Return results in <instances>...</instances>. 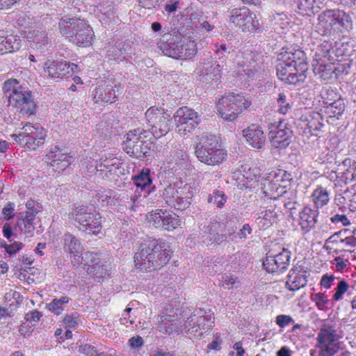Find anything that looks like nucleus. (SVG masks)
<instances>
[{
	"mask_svg": "<svg viewBox=\"0 0 356 356\" xmlns=\"http://www.w3.org/2000/svg\"><path fill=\"white\" fill-rule=\"evenodd\" d=\"M305 53L293 47L282 48L277 57V75L289 84L303 82L308 70Z\"/></svg>",
	"mask_w": 356,
	"mask_h": 356,
	"instance_id": "obj_1",
	"label": "nucleus"
},
{
	"mask_svg": "<svg viewBox=\"0 0 356 356\" xmlns=\"http://www.w3.org/2000/svg\"><path fill=\"white\" fill-rule=\"evenodd\" d=\"M169 252V247L165 242L148 238L141 244L140 250L135 254V266L143 271L161 268L170 260Z\"/></svg>",
	"mask_w": 356,
	"mask_h": 356,
	"instance_id": "obj_2",
	"label": "nucleus"
},
{
	"mask_svg": "<svg viewBox=\"0 0 356 356\" xmlns=\"http://www.w3.org/2000/svg\"><path fill=\"white\" fill-rule=\"evenodd\" d=\"M3 90L9 105L15 108L21 115L29 116L35 113L36 104L31 92L19 85L16 79L6 81Z\"/></svg>",
	"mask_w": 356,
	"mask_h": 356,
	"instance_id": "obj_3",
	"label": "nucleus"
},
{
	"mask_svg": "<svg viewBox=\"0 0 356 356\" xmlns=\"http://www.w3.org/2000/svg\"><path fill=\"white\" fill-rule=\"evenodd\" d=\"M58 28L62 35L79 47H86L92 44L93 31L83 19L65 17L60 19Z\"/></svg>",
	"mask_w": 356,
	"mask_h": 356,
	"instance_id": "obj_4",
	"label": "nucleus"
},
{
	"mask_svg": "<svg viewBox=\"0 0 356 356\" xmlns=\"http://www.w3.org/2000/svg\"><path fill=\"white\" fill-rule=\"evenodd\" d=\"M251 105L248 94L243 92H227L219 100L216 105L217 111L226 121H234Z\"/></svg>",
	"mask_w": 356,
	"mask_h": 356,
	"instance_id": "obj_5",
	"label": "nucleus"
},
{
	"mask_svg": "<svg viewBox=\"0 0 356 356\" xmlns=\"http://www.w3.org/2000/svg\"><path fill=\"white\" fill-rule=\"evenodd\" d=\"M195 193L193 184L175 183L164 188L161 195L167 205L177 210H185L191 205Z\"/></svg>",
	"mask_w": 356,
	"mask_h": 356,
	"instance_id": "obj_6",
	"label": "nucleus"
},
{
	"mask_svg": "<svg viewBox=\"0 0 356 356\" xmlns=\"http://www.w3.org/2000/svg\"><path fill=\"white\" fill-rule=\"evenodd\" d=\"M69 218L80 229L94 235H99L102 229V216L92 207L81 205L73 209Z\"/></svg>",
	"mask_w": 356,
	"mask_h": 356,
	"instance_id": "obj_7",
	"label": "nucleus"
},
{
	"mask_svg": "<svg viewBox=\"0 0 356 356\" xmlns=\"http://www.w3.org/2000/svg\"><path fill=\"white\" fill-rule=\"evenodd\" d=\"M197 159L208 165H220L227 158V151L214 136L207 137L204 142H200L195 147Z\"/></svg>",
	"mask_w": 356,
	"mask_h": 356,
	"instance_id": "obj_8",
	"label": "nucleus"
},
{
	"mask_svg": "<svg viewBox=\"0 0 356 356\" xmlns=\"http://www.w3.org/2000/svg\"><path fill=\"white\" fill-rule=\"evenodd\" d=\"M45 136L44 131L42 127H35L30 123L16 129L15 133L11 135V138L16 143L32 150L36 149L44 144Z\"/></svg>",
	"mask_w": 356,
	"mask_h": 356,
	"instance_id": "obj_9",
	"label": "nucleus"
},
{
	"mask_svg": "<svg viewBox=\"0 0 356 356\" xmlns=\"http://www.w3.org/2000/svg\"><path fill=\"white\" fill-rule=\"evenodd\" d=\"M213 314L210 309H196L183 323V330L186 333L195 337H201L203 330L213 327Z\"/></svg>",
	"mask_w": 356,
	"mask_h": 356,
	"instance_id": "obj_10",
	"label": "nucleus"
},
{
	"mask_svg": "<svg viewBox=\"0 0 356 356\" xmlns=\"http://www.w3.org/2000/svg\"><path fill=\"white\" fill-rule=\"evenodd\" d=\"M147 124L155 138L166 135L170 130V114L163 109L150 107L145 113Z\"/></svg>",
	"mask_w": 356,
	"mask_h": 356,
	"instance_id": "obj_11",
	"label": "nucleus"
},
{
	"mask_svg": "<svg viewBox=\"0 0 356 356\" xmlns=\"http://www.w3.org/2000/svg\"><path fill=\"white\" fill-rule=\"evenodd\" d=\"M176 131L181 136L191 133L200 123V115L187 106L179 108L174 115Z\"/></svg>",
	"mask_w": 356,
	"mask_h": 356,
	"instance_id": "obj_12",
	"label": "nucleus"
},
{
	"mask_svg": "<svg viewBox=\"0 0 356 356\" xmlns=\"http://www.w3.org/2000/svg\"><path fill=\"white\" fill-rule=\"evenodd\" d=\"M149 225L156 228L172 231L181 225V219L175 213L165 209H156L147 215Z\"/></svg>",
	"mask_w": 356,
	"mask_h": 356,
	"instance_id": "obj_13",
	"label": "nucleus"
},
{
	"mask_svg": "<svg viewBox=\"0 0 356 356\" xmlns=\"http://www.w3.org/2000/svg\"><path fill=\"white\" fill-rule=\"evenodd\" d=\"M229 19L235 27H238L243 32H252L259 29V23L256 15L246 7L233 9Z\"/></svg>",
	"mask_w": 356,
	"mask_h": 356,
	"instance_id": "obj_14",
	"label": "nucleus"
},
{
	"mask_svg": "<svg viewBox=\"0 0 356 356\" xmlns=\"http://www.w3.org/2000/svg\"><path fill=\"white\" fill-rule=\"evenodd\" d=\"M317 341L321 356H334L339 350L336 331L330 326L325 325L319 330Z\"/></svg>",
	"mask_w": 356,
	"mask_h": 356,
	"instance_id": "obj_15",
	"label": "nucleus"
},
{
	"mask_svg": "<svg viewBox=\"0 0 356 356\" xmlns=\"http://www.w3.org/2000/svg\"><path fill=\"white\" fill-rule=\"evenodd\" d=\"M290 259L291 252L283 248L281 252L275 255L268 252L263 261V266L268 273L279 275L287 269Z\"/></svg>",
	"mask_w": 356,
	"mask_h": 356,
	"instance_id": "obj_16",
	"label": "nucleus"
},
{
	"mask_svg": "<svg viewBox=\"0 0 356 356\" xmlns=\"http://www.w3.org/2000/svg\"><path fill=\"white\" fill-rule=\"evenodd\" d=\"M174 308H165L163 314L157 317L158 327L161 332L167 334L184 332L183 323L175 318Z\"/></svg>",
	"mask_w": 356,
	"mask_h": 356,
	"instance_id": "obj_17",
	"label": "nucleus"
},
{
	"mask_svg": "<svg viewBox=\"0 0 356 356\" xmlns=\"http://www.w3.org/2000/svg\"><path fill=\"white\" fill-rule=\"evenodd\" d=\"M78 65L63 60H48L44 63V73L52 79H63L70 73L76 72Z\"/></svg>",
	"mask_w": 356,
	"mask_h": 356,
	"instance_id": "obj_18",
	"label": "nucleus"
},
{
	"mask_svg": "<svg viewBox=\"0 0 356 356\" xmlns=\"http://www.w3.org/2000/svg\"><path fill=\"white\" fill-rule=\"evenodd\" d=\"M147 131L136 129L130 131L126 135L124 149L127 154L136 158H141V145H143L144 138L147 137Z\"/></svg>",
	"mask_w": 356,
	"mask_h": 356,
	"instance_id": "obj_19",
	"label": "nucleus"
},
{
	"mask_svg": "<svg viewBox=\"0 0 356 356\" xmlns=\"http://www.w3.org/2000/svg\"><path fill=\"white\" fill-rule=\"evenodd\" d=\"M292 131L286 123L281 121L275 130L269 132L271 145L275 148H285L291 141Z\"/></svg>",
	"mask_w": 356,
	"mask_h": 356,
	"instance_id": "obj_20",
	"label": "nucleus"
},
{
	"mask_svg": "<svg viewBox=\"0 0 356 356\" xmlns=\"http://www.w3.org/2000/svg\"><path fill=\"white\" fill-rule=\"evenodd\" d=\"M222 67L217 61L204 62L200 69L201 81L207 84L218 85L220 82Z\"/></svg>",
	"mask_w": 356,
	"mask_h": 356,
	"instance_id": "obj_21",
	"label": "nucleus"
},
{
	"mask_svg": "<svg viewBox=\"0 0 356 356\" xmlns=\"http://www.w3.org/2000/svg\"><path fill=\"white\" fill-rule=\"evenodd\" d=\"M50 167L54 172H60L67 169L74 161V158L56 147L47 154Z\"/></svg>",
	"mask_w": 356,
	"mask_h": 356,
	"instance_id": "obj_22",
	"label": "nucleus"
},
{
	"mask_svg": "<svg viewBox=\"0 0 356 356\" xmlns=\"http://www.w3.org/2000/svg\"><path fill=\"white\" fill-rule=\"evenodd\" d=\"M27 38L30 47L40 54H44L51 47L47 33L42 29H35L30 31Z\"/></svg>",
	"mask_w": 356,
	"mask_h": 356,
	"instance_id": "obj_23",
	"label": "nucleus"
},
{
	"mask_svg": "<svg viewBox=\"0 0 356 356\" xmlns=\"http://www.w3.org/2000/svg\"><path fill=\"white\" fill-rule=\"evenodd\" d=\"M318 210L306 206L299 213V225L303 234L309 233L316 227L318 217Z\"/></svg>",
	"mask_w": 356,
	"mask_h": 356,
	"instance_id": "obj_24",
	"label": "nucleus"
},
{
	"mask_svg": "<svg viewBox=\"0 0 356 356\" xmlns=\"http://www.w3.org/2000/svg\"><path fill=\"white\" fill-rule=\"evenodd\" d=\"M313 72L318 79L321 80H328L332 79L333 73L337 75L339 72H343L339 67L334 66L332 62L326 63V60L321 61L320 58L312 60Z\"/></svg>",
	"mask_w": 356,
	"mask_h": 356,
	"instance_id": "obj_25",
	"label": "nucleus"
},
{
	"mask_svg": "<svg viewBox=\"0 0 356 356\" xmlns=\"http://www.w3.org/2000/svg\"><path fill=\"white\" fill-rule=\"evenodd\" d=\"M317 24L315 25V31L323 36H332L336 33L333 20L330 9L323 11L318 15Z\"/></svg>",
	"mask_w": 356,
	"mask_h": 356,
	"instance_id": "obj_26",
	"label": "nucleus"
},
{
	"mask_svg": "<svg viewBox=\"0 0 356 356\" xmlns=\"http://www.w3.org/2000/svg\"><path fill=\"white\" fill-rule=\"evenodd\" d=\"M247 142L254 148L261 149L265 144V136L261 127L252 124L243 131Z\"/></svg>",
	"mask_w": 356,
	"mask_h": 356,
	"instance_id": "obj_27",
	"label": "nucleus"
},
{
	"mask_svg": "<svg viewBox=\"0 0 356 356\" xmlns=\"http://www.w3.org/2000/svg\"><path fill=\"white\" fill-rule=\"evenodd\" d=\"M157 45L164 55L176 59L179 58V44L175 42L171 33H164L158 42Z\"/></svg>",
	"mask_w": 356,
	"mask_h": 356,
	"instance_id": "obj_28",
	"label": "nucleus"
},
{
	"mask_svg": "<svg viewBox=\"0 0 356 356\" xmlns=\"http://www.w3.org/2000/svg\"><path fill=\"white\" fill-rule=\"evenodd\" d=\"M285 193H287L286 186H282L275 179H270L268 175L264 183L265 196L269 199L277 200L282 196L285 198Z\"/></svg>",
	"mask_w": 356,
	"mask_h": 356,
	"instance_id": "obj_29",
	"label": "nucleus"
},
{
	"mask_svg": "<svg viewBox=\"0 0 356 356\" xmlns=\"http://www.w3.org/2000/svg\"><path fill=\"white\" fill-rule=\"evenodd\" d=\"M21 47L20 38L14 35H5L3 30H0V54L3 55L17 51Z\"/></svg>",
	"mask_w": 356,
	"mask_h": 356,
	"instance_id": "obj_30",
	"label": "nucleus"
},
{
	"mask_svg": "<svg viewBox=\"0 0 356 356\" xmlns=\"http://www.w3.org/2000/svg\"><path fill=\"white\" fill-rule=\"evenodd\" d=\"M330 10L337 34L342 32L343 29L348 30L351 27L352 20L348 14L339 9Z\"/></svg>",
	"mask_w": 356,
	"mask_h": 356,
	"instance_id": "obj_31",
	"label": "nucleus"
},
{
	"mask_svg": "<svg viewBox=\"0 0 356 356\" xmlns=\"http://www.w3.org/2000/svg\"><path fill=\"white\" fill-rule=\"evenodd\" d=\"M255 223L259 229L265 230L278 222V215L273 209H266L257 213Z\"/></svg>",
	"mask_w": 356,
	"mask_h": 356,
	"instance_id": "obj_32",
	"label": "nucleus"
},
{
	"mask_svg": "<svg viewBox=\"0 0 356 356\" xmlns=\"http://www.w3.org/2000/svg\"><path fill=\"white\" fill-rule=\"evenodd\" d=\"M35 218L31 213H19L16 226L26 236H32L35 229Z\"/></svg>",
	"mask_w": 356,
	"mask_h": 356,
	"instance_id": "obj_33",
	"label": "nucleus"
},
{
	"mask_svg": "<svg viewBox=\"0 0 356 356\" xmlns=\"http://www.w3.org/2000/svg\"><path fill=\"white\" fill-rule=\"evenodd\" d=\"M87 273L95 277L98 282L108 275L106 266L102 264L97 254H95V257L92 255V257L90 258L87 268Z\"/></svg>",
	"mask_w": 356,
	"mask_h": 356,
	"instance_id": "obj_34",
	"label": "nucleus"
},
{
	"mask_svg": "<svg viewBox=\"0 0 356 356\" xmlns=\"http://www.w3.org/2000/svg\"><path fill=\"white\" fill-rule=\"evenodd\" d=\"M296 271L297 269H291L286 282V288L291 291L299 290L307 283V276L304 273Z\"/></svg>",
	"mask_w": 356,
	"mask_h": 356,
	"instance_id": "obj_35",
	"label": "nucleus"
},
{
	"mask_svg": "<svg viewBox=\"0 0 356 356\" xmlns=\"http://www.w3.org/2000/svg\"><path fill=\"white\" fill-rule=\"evenodd\" d=\"M64 250L70 254L78 255L83 252V246L80 241L74 234L67 232L63 236Z\"/></svg>",
	"mask_w": 356,
	"mask_h": 356,
	"instance_id": "obj_36",
	"label": "nucleus"
},
{
	"mask_svg": "<svg viewBox=\"0 0 356 356\" xmlns=\"http://www.w3.org/2000/svg\"><path fill=\"white\" fill-rule=\"evenodd\" d=\"M134 183L137 189H140L141 192H144L143 197L145 198L147 194L152 191V179L149 177V170H143L134 178Z\"/></svg>",
	"mask_w": 356,
	"mask_h": 356,
	"instance_id": "obj_37",
	"label": "nucleus"
},
{
	"mask_svg": "<svg viewBox=\"0 0 356 356\" xmlns=\"http://www.w3.org/2000/svg\"><path fill=\"white\" fill-rule=\"evenodd\" d=\"M316 209L322 208L327 205L330 201V193L326 188L318 186L311 195Z\"/></svg>",
	"mask_w": 356,
	"mask_h": 356,
	"instance_id": "obj_38",
	"label": "nucleus"
},
{
	"mask_svg": "<svg viewBox=\"0 0 356 356\" xmlns=\"http://www.w3.org/2000/svg\"><path fill=\"white\" fill-rule=\"evenodd\" d=\"M94 99L96 102L111 104L115 101V91L111 87H107L106 88H96Z\"/></svg>",
	"mask_w": 356,
	"mask_h": 356,
	"instance_id": "obj_39",
	"label": "nucleus"
},
{
	"mask_svg": "<svg viewBox=\"0 0 356 356\" xmlns=\"http://www.w3.org/2000/svg\"><path fill=\"white\" fill-rule=\"evenodd\" d=\"M118 168V165L116 163L115 159H106L103 163L98 164L97 173L102 178L110 177L116 172Z\"/></svg>",
	"mask_w": 356,
	"mask_h": 356,
	"instance_id": "obj_40",
	"label": "nucleus"
},
{
	"mask_svg": "<svg viewBox=\"0 0 356 356\" xmlns=\"http://www.w3.org/2000/svg\"><path fill=\"white\" fill-rule=\"evenodd\" d=\"M332 42L327 40L323 41L316 48L313 60H318V58H320L321 61L325 60V59H327V60H333L332 56Z\"/></svg>",
	"mask_w": 356,
	"mask_h": 356,
	"instance_id": "obj_41",
	"label": "nucleus"
},
{
	"mask_svg": "<svg viewBox=\"0 0 356 356\" xmlns=\"http://www.w3.org/2000/svg\"><path fill=\"white\" fill-rule=\"evenodd\" d=\"M323 102L327 104L326 106V113L330 114L331 118H339L345 110V104L342 99L338 98L333 102L323 100Z\"/></svg>",
	"mask_w": 356,
	"mask_h": 356,
	"instance_id": "obj_42",
	"label": "nucleus"
},
{
	"mask_svg": "<svg viewBox=\"0 0 356 356\" xmlns=\"http://www.w3.org/2000/svg\"><path fill=\"white\" fill-rule=\"evenodd\" d=\"M70 300V298L67 296L54 298L51 302L47 305V308L54 314L59 315L65 310Z\"/></svg>",
	"mask_w": 356,
	"mask_h": 356,
	"instance_id": "obj_43",
	"label": "nucleus"
},
{
	"mask_svg": "<svg viewBox=\"0 0 356 356\" xmlns=\"http://www.w3.org/2000/svg\"><path fill=\"white\" fill-rule=\"evenodd\" d=\"M168 160L169 163H175L177 166H182L188 162V155L184 148H177L170 152Z\"/></svg>",
	"mask_w": 356,
	"mask_h": 356,
	"instance_id": "obj_44",
	"label": "nucleus"
},
{
	"mask_svg": "<svg viewBox=\"0 0 356 356\" xmlns=\"http://www.w3.org/2000/svg\"><path fill=\"white\" fill-rule=\"evenodd\" d=\"M269 178L275 179L282 186H286V191H290L291 181H293V176L291 173L283 170H278L277 171L270 172Z\"/></svg>",
	"mask_w": 356,
	"mask_h": 356,
	"instance_id": "obj_45",
	"label": "nucleus"
},
{
	"mask_svg": "<svg viewBox=\"0 0 356 356\" xmlns=\"http://www.w3.org/2000/svg\"><path fill=\"white\" fill-rule=\"evenodd\" d=\"M227 200V197L225 192L220 189H215L212 193L209 194L207 202L212 203L218 208L224 207Z\"/></svg>",
	"mask_w": 356,
	"mask_h": 356,
	"instance_id": "obj_46",
	"label": "nucleus"
},
{
	"mask_svg": "<svg viewBox=\"0 0 356 356\" xmlns=\"http://www.w3.org/2000/svg\"><path fill=\"white\" fill-rule=\"evenodd\" d=\"M97 201L102 207L106 205H115L118 202V197L115 193L111 191H105L98 193L97 195Z\"/></svg>",
	"mask_w": 356,
	"mask_h": 356,
	"instance_id": "obj_47",
	"label": "nucleus"
},
{
	"mask_svg": "<svg viewBox=\"0 0 356 356\" xmlns=\"http://www.w3.org/2000/svg\"><path fill=\"white\" fill-rule=\"evenodd\" d=\"M316 0H298V8L302 15H310L314 13L320 6H315Z\"/></svg>",
	"mask_w": 356,
	"mask_h": 356,
	"instance_id": "obj_48",
	"label": "nucleus"
},
{
	"mask_svg": "<svg viewBox=\"0 0 356 356\" xmlns=\"http://www.w3.org/2000/svg\"><path fill=\"white\" fill-rule=\"evenodd\" d=\"M78 352L86 356H111L106 353L101 352L97 347L88 343L80 345Z\"/></svg>",
	"mask_w": 356,
	"mask_h": 356,
	"instance_id": "obj_49",
	"label": "nucleus"
},
{
	"mask_svg": "<svg viewBox=\"0 0 356 356\" xmlns=\"http://www.w3.org/2000/svg\"><path fill=\"white\" fill-rule=\"evenodd\" d=\"M219 286L225 289H230L234 286L238 287L239 282L238 278L230 274H224L219 279Z\"/></svg>",
	"mask_w": 356,
	"mask_h": 356,
	"instance_id": "obj_50",
	"label": "nucleus"
},
{
	"mask_svg": "<svg viewBox=\"0 0 356 356\" xmlns=\"http://www.w3.org/2000/svg\"><path fill=\"white\" fill-rule=\"evenodd\" d=\"M277 111L281 114H286L291 108V102L287 99L284 93H280L277 99Z\"/></svg>",
	"mask_w": 356,
	"mask_h": 356,
	"instance_id": "obj_51",
	"label": "nucleus"
},
{
	"mask_svg": "<svg viewBox=\"0 0 356 356\" xmlns=\"http://www.w3.org/2000/svg\"><path fill=\"white\" fill-rule=\"evenodd\" d=\"M185 51L184 54H179L178 59H190L197 54V47L194 41H188L185 43Z\"/></svg>",
	"mask_w": 356,
	"mask_h": 356,
	"instance_id": "obj_52",
	"label": "nucleus"
},
{
	"mask_svg": "<svg viewBox=\"0 0 356 356\" xmlns=\"http://www.w3.org/2000/svg\"><path fill=\"white\" fill-rule=\"evenodd\" d=\"M70 254L72 257V263L73 265H79L81 264H84L85 265H88L90 263L89 259L92 257V253L90 252H84L83 254L81 252V254Z\"/></svg>",
	"mask_w": 356,
	"mask_h": 356,
	"instance_id": "obj_53",
	"label": "nucleus"
},
{
	"mask_svg": "<svg viewBox=\"0 0 356 356\" xmlns=\"http://www.w3.org/2000/svg\"><path fill=\"white\" fill-rule=\"evenodd\" d=\"M26 209L25 211H23L24 213H31L35 218L36 215L40 213L42 210L41 204L33 200H29L26 203Z\"/></svg>",
	"mask_w": 356,
	"mask_h": 356,
	"instance_id": "obj_54",
	"label": "nucleus"
},
{
	"mask_svg": "<svg viewBox=\"0 0 356 356\" xmlns=\"http://www.w3.org/2000/svg\"><path fill=\"white\" fill-rule=\"evenodd\" d=\"M311 298L316 303L318 309L324 310L327 308L328 300L324 293H316L312 294Z\"/></svg>",
	"mask_w": 356,
	"mask_h": 356,
	"instance_id": "obj_55",
	"label": "nucleus"
},
{
	"mask_svg": "<svg viewBox=\"0 0 356 356\" xmlns=\"http://www.w3.org/2000/svg\"><path fill=\"white\" fill-rule=\"evenodd\" d=\"M285 195H286L288 200H284V207L289 211L296 209L297 205L296 193L293 191H287V193H285Z\"/></svg>",
	"mask_w": 356,
	"mask_h": 356,
	"instance_id": "obj_56",
	"label": "nucleus"
},
{
	"mask_svg": "<svg viewBox=\"0 0 356 356\" xmlns=\"http://www.w3.org/2000/svg\"><path fill=\"white\" fill-rule=\"evenodd\" d=\"M79 323V315L77 313H72L67 315L63 319V323L66 327L75 329L78 327Z\"/></svg>",
	"mask_w": 356,
	"mask_h": 356,
	"instance_id": "obj_57",
	"label": "nucleus"
},
{
	"mask_svg": "<svg viewBox=\"0 0 356 356\" xmlns=\"http://www.w3.org/2000/svg\"><path fill=\"white\" fill-rule=\"evenodd\" d=\"M83 165L86 167V170H84V173L88 176L91 177L93 174L97 173L98 164L97 161L95 160H87L82 163Z\"/></svg>",
	"mask_w": 356,
	"mask_h": 356,
	"instance_id": "obj_58",
	"label": "nucleus"
},
{
	"mask_svg": "<svg viewBox=\"0 0 356 356\" xmlns=\"http://www.w3.org/2000/svg\"><path fill=\"white\" fill-rule=\"evenodd\" d=\"M348 284L345 280H341L339 282L336 288V292L333 296L334 300L337 301L341 300L343 294H344L348 291Z\"/></svg>",
	"mask_w": 356,
	"mask_h": 356,
	"instance_id": "obj_59",
	"label": "nucleus"
},
{
	"mask_svg": "<svg viewBox=\"0 0 356 356\" xmlns=\"http://www.w3.org/2000/svg\"><path fill=\"white\" fill-rule=\"evenodd\" d=\"M346 183L356 180V165H353L346 170L342 176Z\"/></svg>",
	"mask_w": 356,
	"mask_h": 356,
	"instance_id": "obj_60",
	"label": "nucleus"
},
{
	"mask_svg": "<svg viewBox=\"0 0 356 356\" xmlns=\"http://www.w3.org/2000/svg\"><path fill=\"white\" fill-rule=\"evenodd\" d=\"M15 204L13 202L7 203L2 209V213L7 220L11 219L14 216Z\"/></svg>",
	"mask_w": 356,
	"mask_h": 356,
	"instance_id": "obj_61",
	"label": "nucleus"
},
{
	"mask_svg": "<svg viewBox=\"0 0 356 356\" xmlns=\"http://www.w3.org/2000/svg\"><path fill=\"white\" fill-rule=\"evenodd\" d=\"M128 343H129V346L131 347V348L139 349L142 346H143L144 340L140 336L133 337L129 339Z\"/></svg>",
	"mask_w": 356,
	"mask_h": 356,
	"instance_id": "obj_62",
	"label": "nucleus"
},
{
	"mask_svg": "<svg viewBox=\"0 0 356 356\" xmlns=\"http://www.w3.org/2000/svg\"><path fill=\"white\" fill-rule=\"evenodd\" d=\"M293 322V319L290 316L287 315H278L276 317V323L280 327H284L287 325H289L291 323Z\"/></svg>",
	"mask_w": 356,
	"mask_h": 356,
	"instance_id": "obj_63",
	"label": "nucleus"
},
{
	"mask_svg": "<svg viewBox=\"0 0 356 356\" xmlns=\"http://www.w3.org/2000/svg\"><path fill=\"white\" fill-rule=\"evenodd\" d=\"M335 277L333 275H329L327 273L323 275L321 280V285L322 287L328 289L331 287Z\"/></svg>",
	"mask_w": 356,
	"mask_h": 356,
	"instance_id": "obj_64",
	"label": "nucleus"
}]
</instances>
